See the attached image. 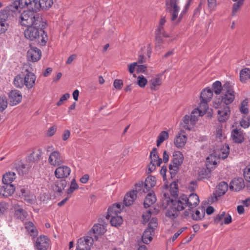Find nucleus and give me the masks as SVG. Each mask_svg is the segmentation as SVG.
Here are the masks:
<instances>
[{
    "label": "nucleus",
    "instance_id": "f257e3e1",
    "mask_svg": "<svg viewBox=\"0 0 250 250\" xmlns=\"http://www.w3.org/2000/svg\"><path fill=\"white\" fill-rule=\"evenodd\" d=\"M45 26H36L35 25L27 27L24 34L26 38L31 41H36L41 44H44L47 40V34L43 30Z\"/></svg>",
    "mask_w": 250,
    "mask_h": 250
},
{
    "label": "nucleus",
    "instance_id": "f03ea898",
    "mask_svg": "<svg viewBox=\"0 0 250 250\" xmlns=\"http://www.w3.org/2000/svg\"><path fill=\"white\" fill-rule=\"evenodd\" d=\"M21 24L25 27L35 25L36 26H46V22L43 20L40 14L31 11L26 10L22 12L19 18Z\"/></svg>",
    "mask_w": 250,
    "mask_h": 250
},
{
    "label": "nucleus",
    "instance_id": "7ed1b4c3",
    "mask_svg": "<svg viewBox=\"0 0 250 250\" xmlns=\"http://www.w3.org/2000/svg\"><path fill=\"white\" fill-rule=\"evenodd\" d=\"M180 0H167L166 1V10L170 14V20L175 24H179L187 10L183 8L179 15L180 7Z\"/></svg>",
    "mask_w": 250,
    "mask_h": 250
},
{
    "label": "nucleus",
    "instance_id": "20e7f679",
    "mask_svg": "<svg viewBox=\"0 0 250 250\" xmlns=\"http://www.w3.org/2000/svg\"><path fill=\"white\" fill-rule=\"evenodd\" d=\"M157 219L156 217H152L148 223V227L144 231L142 239L144 243L147 244L150 243L152 236L154 234V230L157 228Z\"/></svg>",
    "mask_w": 250,
    "mask_h": 250
},
{
    "label": "nucleus",
    "instance_id": "39448f33",
    "mask_svg": "<svg viewBox=\"0 0 250 250\" xmlns=\"http://www.w3.org/2000/svg\"><path fill=\"white\" fill-rule=\"evenodd\" d=\"M235 98L234 91L229 83L227 82L223 85L221 102L226 105L233 102Z\"/></svg>",
    "mask_w": 250,
    "mask_h": 250
},
{
    "label": "nucleus",
    "instance_id": "423d86ee",
    "mask_svg": "<svg viewBox=\"0 0 250 250\" xmlns=\"http://www.w3.org/2000/svg\"><path fill=\"white\" fill-rule=\"evenodd\" d=\"M156 184V177L151 175L148 176L145 182L140 181L135 185L136 190L140 192L146 193L149 191Z\"/></svg>",
    "mask_w": 250,
    "mask_h": 250
},
{
    "label": "nucleus",
    "instance_id": "0eeeda50",
    "mask_svg": "<svg viewBox=\"0 0 250 250\" xmlns=\"http://www.w3.org/2000/svg\"><path fill=\"white\" fill-rule=\"evenodd\" d=\"M184 156L182 152L179 151H175L173 153L172 164L169 165V168L171 175H175L183 163Z\"/></svg>",
    "mask_w": 250,
    "mask_h": 250
},
{
    "label": "nucleus",
    "instance_id": "6e6552de",
    "mask_svg": "<svg viewBox=\"0 0 250 250\" xmlns=\"http://www.w3.org/2000/svg\"><path fill=\"white\" fill-rule=\"evenodd\" d=\"M23 67L25 71L27 72L23 78L25 86L28 89H30L35 85L36 76L33 73L31 72L32 70L31 67L27 64H25Z\"/></svg>",
    "mask_w": 250,
    "mask_h": 250
},
{
    "label": "nucleus",
    "instance_id": "1a4fd4ad",
    "mask_svg": "<svg viewBox=\"0 0 250 250\" xmlns=\"http://www.w3.org/2000/svg\"><path fill=\"white\" fill-rule=\"evenodd\" d=\"M92 236H86L78 240L76 249L77 250H89L93 244Z\"/></svg>",
    "mask_w": 250,
    "mask_h": 250
},
{
    "label": "nucleus",
    "instance_id": "9d476101",
    "mask_svg": "<svg viewBox=\"0 0 250 250\" xmlns=\"http://www.w3.org/2000/svg\"><path fill=\"white\" fill-rule=\"evenodd\" d=\"M185 217H188L191 215L193 220L199 221L202 220L205 215V209L204 208H198L191 212V209H188L184 212Z\"/></svg>",
    "mask_w": 250,
    "mask_h": 250
},
{
    "label": "nucleus",
    "instance_id": "9b49d317",
    "mask_svg": "<svg viewBox=\"0 0 250 250\" xmlns=\"http://www.w3.org/2000/svg\"><path fill=\"white\" fill-rule=\"evenodd\" d=\"M48 162L54 167L60 166L63 163V157L59 151H53L49 156Z\"/></svg>",
    "mask_w": 250,
    "mask_h": 250
},
{
    "label": "nucleus",
    "instance_id": "f8f14e48",
    "mask_svg": "<svg viewBox=\"0 0 250 250\" xmlns=\"http://www.w3.org/2000/svg\"><path fill=\"white\" fill-rule=\"evenodd\" d=\"M42 57L41 50L34 46H30L27 52V59L28 61L36 62L40 60Z\"/></svg>",
    "mask_w": 250,
    "mask_h": 250
},
{
    "label": "nucleus",
    "instance_id": "ddd939ff",
    "mask_svg": "<svg viewBox=\"0 0 250 250\" xmlns=\"http://www.w3.org/2000/svg\"><path fill=\"white\" fill-rule=\"evenodd\" d=\"M49 245V239L46 236L41 235L37 239L35 247L38 250H47Z\"/></svg>",
    "mask_w": 250,
    "mask_h": 250
},
{
    "label": "nucleus",
    "instance_id": "4468645a",
    "mask_svg": "<svg viewBox=\"0 0 250 250\" xmlns=\"http://www.w3.org/2000/svg\"><path fill=\"white\" fill-rule=\"evenodd\" d=\"M163 74L160 73L152 77L149 81L150 89L153 91L159 89L163 82Z\"/></svg>",
    "mask_w": 250,
    "mask_h": 250
},
{
    "label": "nucleus",
    "instance_id": "2eb2a0df",
    "mask_svg": "<svg viewBox=\"0 0 250 250\" xmlns=\"http://www.w3.org/2000/svg\"><path fill=\"white\" fill-rule=\"evenodd\" d=\"M105 231L106 229L104 225L97 224L93 226L89 233L90 236H92L94 240H97L99 236L104 234Z\"/></svg>",
    "mask_w": 250,
    "mask_h": 250
},
{
    "label": "nucleus",
    "instance_id": "dca6fc26",
    "mask_svg": "<svg viewBox=\"0 0 250 250\" xmlns=\"http://www.w3.org/2000/svg\"><path fill=\"white\" fill-rule=\"evenodd\" d=\"M186 195L183 194L178 197L175 201L171 200L172 205L179 211L184 210L185 208L188 207L186 201Z\"/></svg>",
    "mask_w": 250,
    "mask_h": 250
},
{
    "label": "nucleus",
    "instance_id": "f3484780",
    "mask_svg": "<svg viewBox=\"0 0 250 250\" xmlns=\"http://www.w3.org/2000/svg\"><path fill=\"white\" fill-rule=\"evenodd\" d=\"M71 169L66 166H61L58 167L54 172L55 177L58 179L67 177L70 174Z\"/></svg>",
    "mask_w": 250,
    "mask_h": 250
},
{
    "label": "nucleus",
    "instance_id": "a211bd4d",
    "mask_svg": "<svg viewBox=\"0 0 250 250\" xmlns=\"http://www.w3.org/2000/svg\"><path fill=\"white\" fill-rule=\"evenodd\" d=\"M187 136L184 131L181 130L176 135L174 139V144L177 148H182L187 142Z\"/></svg>",
    "mask_w": 250,
    "mask_h": 250
},
{
    "label": "nucleus",
    "instance_id": "6ab92c4d",
    "mask_svg": "<svg viewBox=\"0 0 250 250\" xmlns=\"http://www.w3.org/2000/svg\"><path fill=\"white\" fill-rule=\"evenodd\" d=\"M245 187V183L242 178H235L231 180L229 184V188L232 191H240Z\"/></svg>",
    "mask_w": 250,
    "mask_h": 250
},
{
    "label": "nucleus",
    "instance_id": "aec40b11",
    "mask_svg": "<svg viewBox=\"0 0 250 250\" xmlns=\"http://www.w3.org/2000/svg\"><path fill=\"white\" fill-rule=\"evenodd\" d=\"M194 120H192L188 115H185L180 122L182 128L186 130H191L195 125Z\"/></svg>",
    "mask_w": 250,
    "mask_h": 250
},
{
    "label": "nucleus",
    "instance_id": "412c9836",
    "mask_svg": "<svg viewBox=\"0 0 250 250\" xmlns=\"http://www.w3.org/2000/svg\"><path fill=\"white\" fill-rule=\"evenodd\" d=\"M171 42L169 41V38H165L162 35H155V44L156 49L164 48L165 44H168Z\"/></svg>",
    "mask_w": 250,
    "mask_h": 250
},
{
    "label": "nucleus",
    "instance_id": "4be33fe9",
    "mask_svg": "<svg viewBox=\"0 0 250 250\" xmlns=\"http://www.w3.org/2000/svg\"><path fill=\"white\" fill-rule=\"evenodd\" d=\"M10 104L15 105L19 104L22 99L21 92L17 90H12L9 94Z\"/></svg>",
    "mask_w": 250,
    "mask_h": 250
},
{
    "label": "nucleus",
    "instance_id": "5701e85b",
    "mask_svg": "<svg viewBox=\"0 0 250 250\" xmlns=\"http://www.w3.org/2000/svg\"><path fill=\"white\" fill-rule=\"evenodd\" d=\"M30 0H15L11 5V9L14 11H19L23 8L27 7Z\"/></svg>",
    "mask_w": 250,
    "mask_h": 250
},
{
    "label": "nucleus",
    "instance_id": "b1692460",
    "mask_svg": "<svg viewBox=\"0 0 250 250\" xmlns=\"http://www.w3.org/2000/svg\"><path fill=\"white\" fill-rule=\"evenodd\" d=\"M186 199L188 207L190 209L195 207L200 202L198 196L195 193H191L188 196L186 195Z\"/></svg>",
    "mask_w": 250,
    "mask_h": 250
},
{
    "label": "nucleus",
    "instance_id": "393cba45",
    "mask_svg": "<svg viewBox=\"0 0 250 250\" xmlns=\"http://www.w3.org/2000/svg\"><path fill=\"white\" fill-rule=\"evenodd\" d=\"M15 188L12 184H4L0 188V195L4 197L11 196L14 192Z\"/></svg>",
    "mask_w": 250,
    "mask_h": 250
},
{
    "label": "nucleus",
    "instance_id": "a878e982",
    "mask_svg": "<svg viewBox=\"0 0 250 250\" xmlns=\"http://www.w3.org/2000/svg\"><path fill=\"white\" fill-rule=\"evenodd\" d=\"M122 204L121 203H118L110 207L108 209L106 218L109 219L111 216L117 215L122 210Z\"/></svg>",
    "mask_w": 250,
    "mask_h": 250
},
{
    "label": "nucleus",
    "instance_id": "bb28decb",
    "mask_svg": "<svg viewBox=\"0 0 250 250\" xmlns=\"http://www.w3.org/2000/svg\"><path fill=\"white\" fill-rule=\"evenodd\" d=\"M137 192L138 191L133 190L127 193L124 199V204L125 206H129L133 204L136 198Z\"/></svg>",
    "mask_w": 250,
    "mask_h": 250
},
{
    "label": "nucleus",
    "instance_id": "cd10ccee",
    "mask_svg": "<svg viewBox=\"0 0 250 250\" xmlns=\"http://www.w3.org/2000/svg\"><path fill=\"white\" fill-rule=\"evenodd\" d=\"M218 120L223 122L227 120L230 114L229 106L225 105L223 108L219 109L217 111Z\"/></svg>",
    "mask_w": 250,
    "mask_h": 250
},
{
    "label": "nucleus",
    "instance_id": "c85d7f7f",
    "mask_svg": "<svg viewBox=\"0 0 250 250\" xmlns=\"http://www.w3.org/2000/svg\"><path fill=\"white\" fill-rule=\"evenodd\" d=\"M162 35V36L165 38H169L170 41H173L176 38L175 37L171 34H169L166 32L165 31L164 26H161L160 25H158L155 31V35Z\"/></svg>",
    "mask_w": 250,
    "mask_h": 250
},
{
    "label": "nucleus",
    "instance_id": "c756f323",
    "mask_svg": "<svg viewBox=\"0 0 250 250\" xmlns=\"http://www.w3.org/2000/svg\"><path fill=\"white\" fill-rule=\"evenodd\" d=\"M231 136L233 141L238 144L242 143L244 140V137L242 132L237 128L232 130Z\"/></svg>",
    "mask_w": 250,
    "mask_h": 250
},
{
    "label": "nucleus",
    "instance_id": "7c9ffc66",
    "mask_svg": "<svg viewBox=\"0 0 250 250\" xmlns=\"http://www.w3.org/2000/svg\"><path fill=\"white\" fill-rule=\"evenodd\" d=\"M156 201V197L153 192L148 193L144 200V205L145 208L150 207Z\"/></svg>",
    "mask_w": 250,
    "mask_h": 250
},
{
    "label": "nucleus",
    "instance_id": "2f4dec72",
    "mask_svg": "<svg viewBox=\"0 0 250 250\" xmlns=\"http://www.w3.org/2000/svg\"><path fill=\"white\" fill-rule=\"evenodd\" d=\"M213 96V91L209 88L204 89L200 95V99L203 101L209 102Z\"/></svg>",
    "mask_w": 250,
    "mask_h": 250
},
{
    "label": "nucleus",
    "instance_id": "473e14b6",
    "mask_svg": "<svg viewBox=\"0 0 250 250\" xmlns=\"http://www.w3.org/2000/svg\"><path fill=\"white\" fill-rule=\"evenodd\" d=\"M150 158L151 159L150 162L151 164H155L157 166H160L161 164L162 163V160L157 155V150L156 148H153L150 152Z\"/></svg>",
    "mask_w": 250,
    "mask_h": 250
},
{
    "label": "nucleus",
    "instance_id": "72a5a7b5",
    "mask_svg": "<svg viewBox=\"0 0 250 250\" xmlns=\"http://www.w3.org/2000/svg\"><path fill=\"white\" fill-rule=\"evenodd\" d=\"M25 228L30 236L35 237L38 235V230L34 224L30 221L25 223Z\"/></svg>",
    "mask_w": 250,
    "mask_h": 250
},
{
    "label": "nucleus",
    "instance_id": "f704fd0d",
    "mask_svg": "<svg viewBox=\"0 0 250 250\" xmlns=\"http://www.w3.org/2000/svg\"><path fill=\"white\" fill-rule=\"evenodd\" d=\"M16 174L14 172H8L3 175L2 182L3 184H11L16 179Z\"/></svg>",
    "mask_w": 250,
    "mask_h": 250
},
{
    "label": "nucleus",
    "instance_id": "c9c22d12",
    "mask_svg": "<svg viewBox=\"0 0 250 250\" xmlns=\"http://www.w3.org/2000/svg\"><path fill=\"white\" fill-rule=\"evenodd\" d=\"M14 208L15 217L23 221L26 217V212L19 205H15Z\"/></svg>",
    "mask_w": 250,
    "mask_h": 250
},
{
    "label": "nucleus",
    "instance_id": "e433bc0d",
    "mask_svg": "<svg viewBox=\"0 0 250 250\" xmlns=\"http://www.w3.org/2000/svg\"><path fill=\"white\" fill-rule=\"evenodd\" d=\"M240 80L242 83H246L247 81L250 80V69L245 68L242 69L239 73Z\"/></svg>",
    "mask_w": 250,
    "mask_h": 250
},
{
    "label": "nucleus",
    "instance_id": "4c0bfd02",
    "mask_svg": "<svg viewBox=\"0 0 250 250\" xmlns=\"http://www.w3.org/2000/svg\"><path fill=\"white\" fill-rule=\"evenodd\" d=\"M228 189V185L225 182H220L217 187L216 194L218 196L224 195Z\"/></svg>",
    "mask_w": 250,
    "mask_h": 250
},
{
    "label": "nucleus",
    "instance_id": "58836bf2",
    "mask_svg": "<svg viewBox=\"0 0 250 250\" xmlns=\"http://www.w3.org/2000/svg\"><path fill=\"white\" fill-rule=\"evenodd\" d=\"M27 8L29 9L28 10L35 13L41 9L39 1L38 0H30V2H29V4H28Z\"/></svg>",
    "mask_w": 250,
    "mask_h": 250
},
{
    "label": "nucleus",
    "instance_id": "ea45409f",
    "mask_svg": "<svg viewBox=\"0 0 250 250\" xmlns=\"http://www.w3.org/2000/svg\"><path fill=\"white\" fill-rule=\"evenodd\" d=\"M179 211L174 208L173 206L169 208L167 210L166 215L169 219L173 220L175 219L178 216Z\"/></svg>",
    "mask_w": 250,
    "mask_h": 250
},
{
    "label": "nucleus",
    "instance_id": "a19ab883",
    "mask_svg": "<svg viewBox=\"0 0 250 250\" xmlns=\"http://www.w3.org/2000/svg\"><path fill=\"white\" fill-rule=\"evenodd\" d=\"M110 221L112 226L118 227L120 226L123 221V218L121 216L114 215L110 217Z\"/></svg>",
    "mask_w": 250,
    "mask_h": 250
},
{
    "label": "nucleus",
    "instance_id": "79ce46f5",
    "mask_svg": "<svg viewBox=\"0 0 250 250\" xmlns=\"http://www.w3.org/2000/svg\"><path fill=\"white\" fill-rule=\"evenodd\" d=\"M168 133L166 131H162L159 134L156 141L157 146H159L165 140L168 138Z\"/></svg>",
    "mask_w": 250,
    "mask_h": 250
},
{
    "label": "nucleus",
    "instance_id": "37998d69",
    "mask_svg": "<svg viewBox=\"0 0 250 250\" xmlns=\"http://www.w3.org/2000/svg\"><path fill=\"white\" fill-rule=\"evenodd\" d=\"M66 186V182L65 180H61L58 182H56L53 189L54 190L60 193L62 191L63 189L65 188Z\"/></svg>",
    "mask_w": 250,
    "mask_h": 250
},
{
    "label": "nucleus",
    "instance_id": "c03bdc74",
    "mask_svg": "<svg viewBox=\"0 0 250 250\" xmlns=\"http://www.w3.org/2000/svg\"><path fill=\"white\" fill-rule=\"evenodd\" d=\"M208 102L203 101V100H201L199 106L197 108H195L196 109H198L200 112L201 114L204 115L206 113L207 109L208 108Z\"/></svg>",
    "mask_w": 250,
    "mask_h": 250
},
{
    "label": "nucleus",
    "instance_id": "a18cd8bd",
    "mask_svg": "<svg viewBox=\"0 0 250 250\" xmlns=\"http://www.w3.org/2000/svg\"><path fill=\"white\" fill-rule=\"evenodd\" d=\"M13 83L14 85L18 88H22L25 86L23 78L20 75H17L15 77Z\"/></svg>",
    "mask_w": 250,
    "mask_h": 250
},
{
    "label": "nucleus",
    "instance_id": "49530a36",
    "mask_svg": "<svg viewBox=\"0 0 250 250\" xmlns=\"http://www.w3.org/2000/svg\"><path fill=\"white\" fill-rule=\"evenodd\" d=\"M232 1L236 2L233 4L232 10V16H235L240 7L243 5L244 0H232Z\"/></svg>",
    "mask_w": 250,
    "mask_h": 250
},
{
    "label": "nucleus",
    "instance_id": "de8ad7c7",
    "mask_svg": "<svg viewBox=\"0 0 250 250\" xmlns=\"http://www.w3.org/2000/svg\"><path fill=\"white\" fill-rule=\"evenodd\" d=\"M229 153V147L228 145H226L223 146V148L220 150L218 156L222 159H225L228 157Z\"/></svg>",
    "mask_w": 250,
    "mask_h": 250
},
{
    "label": "nucleus",
    "instance_id": "09e8293b",
    "mask_svg": "<svg viewBox=\"0 0 250 250\" xmlns=\"http://www.w3.org/2000/svg\"><path fill=\"white\" fill-rule=\"evenodd\" d=\"M41 8L42 10H47L51 7L53 3V0H40Z\"/></svg>",
    "mask_w": 250,
    "mask_h": 250
},
{
    "label": "nucleus",
    "instance_id": "8fccbe9b",
    "mask_svg": "<svg viewBox=\"0 0 250 250\" xmlns=\"http://www.w3.org/2000/svg\"><path fill=\"white\" fill-rule=\"evenodd\" d=\"M213 91L216 95L222 94L223 92V86H222L221 83L219 81L215 82L212 85Z\"/></svg>",
    "mask_w": 250,
    "mask_h": 250
},
{
    "label": "nucleus",
    "instance_id": "3c124183",
    "mask_svg": "<svg viewBox=\"0 0 250 250\" xmlns=\"http://www.w3.org/2000/svg\"><path fill=\"white\" fill-rule=\"evenodd\" d=\"M248 100L247 99H245L242 101L241 103L239 109L240 112L242 113L246 114L249 112V109L248 107Z\"/></svg>",
    "mask_w": 250,
    "mask_h": 250
},
{
    "label": "nucleus",
    "instance_id": "603ef678",
    "mask_svg": "<svg viewBox=\"0 0 250 250\" xmlns=\"http://www.w3.org/2000/svg\"><path fill=\"white\" fill-rule=\"evenodd\" d=\"M206 164L207 166H215L217 164V159L215 156L210 154L206 159Z\"/></svg>",
    "mask_w": 250,
    "mask_h": 250
},
{
    "label": "nucleus",
    "instance_id": "864d4df0",
    "mask_svg": "<svg viewBox=\"0 0 250 250\" xmlns=\"http://www.w3.org/2000/svg\"><path fill=\"white\" fill-rule=\"evenodd\" d=\"M7 100L5 96H0V112H2L7 107Z\"/></svg>",
    "mask_w": 250,
    "mask_h": 250
},
{
    "label": "nucleus",
    "instance_id": "5fc2aeb1",
    "mask_svg": "<svg viewBox=\"0 0 250 250\" xmlns=\"http://www.w3.org/2000/svg\"><path fill=\"white\" fill-rule=\"evenodd\" d=\"M22 195L24 197V199L28 203H32L34 201L35 197L33 194L28 195L27 192L24 189H21Z\"/></svg>",
    "mask_w": 250,
    "mask_h": 250
},
{
    "label": "nucleus",
    "instance_id": "6e6d98bb",
    "mask_svg": "<svg viewBox=\"0 0 250 250\" xmlns=\"http://www.w3.org/2000/svg\"><path fill=\"white\" fill-rule=\"evenodd\" d=\"M225 216V212L221 211L218 214H217L216 217L214 218V221L215 223L220 224L221 225H223V220H224V218Z\"/></svg>",
    "mask_w": 250,
    "mask_h": 250
},
{
    "label": "nucleus",
    "instance_id": "4d7b16f0",
    "mask_svg": "<svg viewBox=\"0 0 250 250\" xmlns=\"http://www.w3.org/2000/svg\"><path fill=\"white\" fill-rule=\"evenodd\" d=\"M79 188V186L77 184L75 179H73L71 182L69 188L67 189V194H70L74 192V190Z\"/></svg>",
    "mask_w": 250,
    "mask_h": 250
},
{
    "label": "nucleus",
    "instance_id": "13d9d810",
    "mask_svg": "<svg viewBox=\"0 0 250 250\" xmlns=\"http://www.w3.org/2000/svg\"><path fill=\"white\" fill-rule=\"evenodd\" d=\"M250 118L243 117L240 121V126L244 128H247L250 125Z\"/></svg>",
    "mask_w": 250,
    "mask_h": 250
},
{
    "label": "nucleus",
    "instance_id": "bf43d9fd",
    "mask_svg": "<svg viewBox=\"0 0 250 250\" xmlns=\"http://www.w3.org/2000/svg\"><path fill=\"white\" fill-rule=\"evenodd\" d=\"M203 115L200 114V112L198 110V109H194L191 113L190 118L192 120H194V122H196L198 120V118L200 116H203Z\"/></svg>",
    "mask_w": 250,
    "mask_h": 250
},
{
    "label": "nucleus",
    "instance_id": "052dcab7",
    "mask_svg": "<svg viewBox=\"0 0 250 250\" xmlns=\"http://www.w3.org/2000/svg\"><path fill=\"white\" fill-rule=\"evenodd\" d=\"M8 11L1 10L0 12V23H7L6 20L8 18Z\"/></svg>",
    "mask_w": 250,
    "mask_h": 250
},
{
    "label": "nucleus",
    "instance_id": "680f3d73",
    "mask_svg": "<svg viewBox=\"0 0 250 250\" xmlns=\"http://www.w3.org/2000/svg\"><path fill=\"white\" fill-rule=\"evenodd\" d=\"M147 81L145 77L143 75H140L138 77L137 83L141 87H144L147 83Z\"/></svg>",
    "mask_w": 250,
    "mask_h": 250
},
{
    "label": "nucleus",
    "instance_id": "e2e57ef3",
    "mask_svg": "<svg viewBox=\"0 0 250 250\" xmlns=\"http://www.w3.org/2000/svg\"><path fill=\"white\" fill-rule=\"evenodd\" d=\"M28 170V167L26 165L21 164L19 165V167H17V171L20 174L23 175L26 174Z\"/></svg>",
    "mask_w": 250,
    "mask_h": 250
},
{
    "label": "nucleus",
    "instance_id": "0e129e2a",
    "mask_svg": "<svg viewBox=\"0 0 250 250\" xmlns=\"http://www.w3.org/2000/svg\"><path fill=\"white\" fill-rule=\"evenodd\" d=\"M243 174L246 181L250 183V165L247 166L244 168Z\"/></svg>",
    "mask_w": 250,
    "mask_h": 250
},
{
    "label": "nucleus",
    "instance_id": "69168bd1",
    "mask_svg": "<svg viewBox=\"0 0 250 250\" xmlns=\"http://www.w3.org/2000/svg\"><path fill=\"white\" fill-rule=\"evenodd\" d=\"M208 5L210 12L214 11L217 5L216 0H208Z\"/></svg>",
    "mask_w": 250,
    "mask_h": 250
},
{
    "label": "nucleus",
    "instance_id": "338daca9",
    "mask_svg": "<svg viewBox=\"0 0 250 250\" xmlns=\"http://www.w3.org/2000/svg\"><path fill=\"white\" fill-rule=\"evenodd\" d=\"M151 211L150 210H147L146 212L144 213L142 215L143 222L144 224L147 223L151 217Z\"/></svg>",
    "mask_w": 250,
    "mask_h": 250
},
{
    "label": "nucleus",
    "instance_id": "774afa93",
    "mask_svg": "<svg viewBox=\"0 0 250 250\" xmlns=\"http://www.w3.org/2000/svg\"><path fill=\"white\" fill-rule=\"evenodd\" d=\"M137 63L138 62H134L128 65V69L130 74H133L135 72V70L136 69L137 70Z\"/></svg>",
    "mask_w": 250,
    "mask_h": 250
}]
</instances>
